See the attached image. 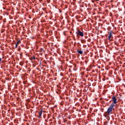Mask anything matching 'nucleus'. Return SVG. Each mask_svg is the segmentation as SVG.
<instances>
[{
    "label": "nucleus",
    "mask_w": 125,
    "mask_h": 125,
    "mask_svg": "<svg viewBox=\"0 0 125 125\" xmlns=\"http://www.w3.org/2000/svg\"><path fill=\"white\" fill-rule=\"evenodd\" d=\"M114 107H115V104H111L106 112V115H107V116H110V115L112 114L113 110H114Z\"/></svg>",
    "instance_id": "1"
},
{
    "label": "nucleus",
    "mask_w": 125,
    "mask_h": 125,
    "mask_svg": "<svg viewBox=\"0 0 125 125\" xmlns=\"http://www.w3.org/2000/svg\"><path fill=\"white\" fill-rule=\"evenodd\" d=\"M77 52H78V53H79L80 54H83V52L82 51H77Z\"/></svg>",
    "instance_id": "7"
},
{
    "label": "nucleus",
    "mask_w": 125,
    "mask_h": 125,
    "mask_svg": "<svg viewBox=\"0 0 125 125\" xmlns=\"http://www.w3.org/2000/svg\"><path fill=\"white\" fill-rule=\"evenodd\" d=\"M39 118H41L42 117V110H41L39 112Z\"/></svg>",
    "instance_id": "6"
},
{
    "label": "nucleus",
    "mask_w": 125,
    "mask_h": 125,
    "mask_svg": "<svg viewBox=\"0 0 125 125\" xmlns=\"http://www.w3.org/2000/svg\"><path fill=\"white\" fill-rule=\"evenodd\" d=\"M33 59H36V58H34Z\"/></svg>",
    "instance_id": "14"
},
{
    "label": "nucleus",
    "mask_w": 125,
    "mask_h": 125,
    "mask_svg": "<svg viewBox=\"0 0 125 125\" xmlns=\"http://www.w3.org/2000/svg\"><path fill=\"white\" fill-rule=\"evenodd\" d=\"M20 50H21V49H20V48L18 49V51H20Z\"/></svg>",
    "instance_id": "8"
},
{
    "label": "nucleus",
    "mask_w": 125,
    "mask_h": 125,
    "mask_svg": "<svg viewBox=\"0 0 125 125\" xmlns=\"http://www.w3.org/2000/svg\"><path fill=\"white\" fill-rule=\"evenodd\" d=\"M113 103L112 104H117V98L116 97L113 96L112 98Z\"/></svg>",
    "instance_id": "3"
},
{
    "label": "nucleus",
    "mask_w": 125,
    "mask_h": 125,
    "mask_svg": "<svg viewBox=\"0 0 125 125\" xmlns=\"http://www.w3.org/2000/svg\"><path fill=\"white\" fill-rule=\"evenodd\" d=\"M20 64L22 65H23V63L21 62V63H20Z\"/></svg>",
    "instance_id": "11"
},
{
    "label": "nucleus",
    "mask_w": 125,
    "mask_h": 125,
    "mask_svg": "<svg viewBox=\"0 0 125 125\" xmlns=\"http://www.w3.org/2000/svg\"><path fill=\"white\" fill-rule=\"evenodd\" d=\"M77 36V37H79V36H80L81 37H83V32L81 31L80 30H78L76 32Z\"/></svg>",
    "instance_id": "2"
},
{
    "label": "nucleus",
    "mask_w": 125,
    "mask_h": 125,
    "mask_svg": "<svg viewBox=\"0 0 125 125\" xmlns=\"http://www.w3.org/2000/svg\"><path fill=\"white\" fill-rule=\"evenodd\" d=\"M97 1H99L100 0H96Z\"/></svg>",
    "instance_id": "12"
},
{
    "label": "nucleus",
    "mask_w": 125,
    "mask_h": 125,
    "mask_svg": "<svg viewBox=\"0 0 125 125\" xmlns=\"http://www.w3.org/2000/svg\"><path fill=\"white\" fill-rule=\"evenodd\" d=\"M112 32H109V35L108 36V40H109V41H112V39H111V38H112Z\"/></svg>",
    "instance_id": "4"
},
{
    "label": "nucleus",
    "mask_w": 125,
    "mask_h": 125,
    "mask_svg": "<svg viewBox=\"0 0 125 125\" xmlns=\"http://www.w3.org/2000/svg\"><path fill=\"white\" fill-rule=\"evenodd\" d=\"M20 43H21V41H18L17 42L15 43V45H16L15 48H17V47H18V45H19Z\"/></svg>",
    "instance_id": "5"
},
{
    "label": "nucleus",
    "mask_w": 125,
    "mask_h": 125,
    "mask_svg": "<svg viewBox=\"0 0 125 125\" xmlns=\"http://www.w3.org/2000/svg\"><path fill=\"white\" fill-rule=\"evenodd\" d=\"M41 51H42V49H40V52H41Z\"/></svg>",
    "instance_id": "9"
},
{
    "label": "nucleus",
    "mask_w": 125,
    "mask_h": 125,
    "mask_svg": "<svg viewBox=\"0 0 125 125\" xmlns=\"http://www.w3.org/2000/svg\"><path fill=\"white\" fill-rule=\"evenodd\" d=\"M0 62H1V58H0Z\"/></svg>",
    "instance_id": "10"
},
{
    "label": "nucleus",
    "mask_w": 125,
    "mask_h": 125,
    "mask_svg": "<svg viewBox=\"0 0 125 125\" xmlns=\"http://www.w3.org/2000/svg\"><path fill=\"white\" fill-rule=\"evenodd\" d=\"M47 1H48V2H49L50 0H48Z\"/></svg>",
    "instance_id": "13"
}]
</instances>
